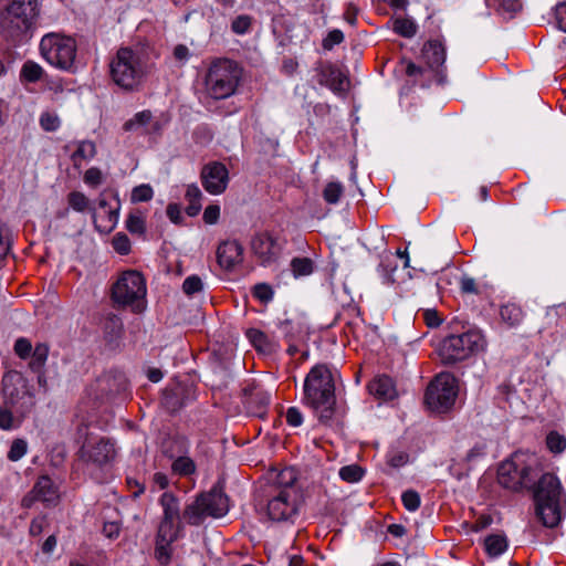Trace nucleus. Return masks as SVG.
Returning <instances> with one entry per match:
<instances>
[{"label":"nucleus","mask_w":566,"mask_h":566,"mask_svg":"<svg viewBox=\"0 0 566 566\" xmlns=\"http://www.w3.org/2000/svg\"><path fill=\"white\" fill-rule=\"evenodd\" d=\"M303 496L296 485V474L292 468L283 469L268 495L266 515L276 523L294 524L297 520Z\"/></svg>","instance_id":"obj_1"},{"label":"nucleus","mask_w":566,"mask_h":566,"mask_svg":"<svg viewBox=\"0 0 566 566\" xmlns=\"http://www.w3.org/2000/svg\"><path fill=\"white\" fill-rule=\"evenodd\" d=\"M303 402L313 409L322 424L329 426L335 413V384L332 371L326 365L311 368L304 379Z\"/></svg>","instance_id":"obj_2"},{"label":"nucleus","mask_w":566,"mask_h":566,"mask_svg":"<svg viewBox=\"0 0 566 566\" xmlns=\"http://www.w3.org/2000/svg\"><path fill=\"white\" fill-rule=\"evenodd\" d=\"M39 15L36 0H12L0 17V33L9 41L23 43L32 36Z\"/></svg>","instance_id":"obj_3"},{"label":"nucleus","mask_w":566,"mask_h":566,"mask_svg":"<svg viewBox=\"0 0 566 566\" xmlns=\"http://www.w3.org/2000/svg\"><path fill=\"white\" fill-rule=\"evenodd\" d=\"M536 516L546 527H555L559 524L564 513V500L560 482L552 473H545L538 480L535 490Z\"/></svg>","instance_id":"obj_4"},{"label":"nucleus","mask_w":566,"mask_h":566,"mask_svg":"<svg viewBox=\"0 0 566 566\" xmlns=\"http://www.w3.org/2000/svg\"><path fill=\"white\" fill-rule=\"evenodd\" d=\"M243 70L233 60L220 57L211 62L205 76L208 95L214 99L232 96L242 80Z\"/></svg>","instance_id":"obj_5"},{"label":"nucleus","mask_w":566,"mask_h":566,"mask_svg":"<svg viewBox=\"0 0 566 566\" xmlns=\"http://www.w3.org/2000/svg\"><path fill=\"white\" fill-rule=\"evenodd\" d=\"M111 77L119 87L133 91L146 73L144 55L130 48H120L109 64Z\"/></svg>","instance_id":"obj_6"},{"label":"nucleus","mask_w":566,"mask_h":566,"mask_svg":"<svg viewBox=\"0 0 566 566\" xmlns=\"http://www.w3.org/2000/svg\"><path fill=\"white\" fill-rule=\"evenodd\" d=\"M40 54L52 66L67 72L75 71L77 45L72 36L51 32L40 41Z\"/></svg>","instance_id":"obj_7"},{"label":"nucleus","mask_w":566,"mask_h":566,"mask_svg":"<svg viewBox=\"0 0 566 566\" xmlns=\"http://www.w3.org/2000/svg\"><path fill=\"white\" fill-rule=\"evenodd\" d=\"M229 512V499L220 490L213 489L200 493L184 507L185 523L193 526L201 525L207 517L220 518Z\"/></svg>","instance_id":"obj_8"},{"label":"nucleus","mask_w":566,"mask_h":566,"mask_svg":"<svg viewBox=\"0 0 566 566\" xmlns=\"http://www.w3.org/2000/svg\"><path fill=\"white\" fill-rule=\"evenodd\" d=\"M3 405L10 407L18 417L24 418L35 406V397L28 380L18 371L11 370L2 377Z\"/></svg>","instance_id":"obj_9"},{"label":"nucleus","mask_w":566,"mask_h":566,"mask_svg":"<svg viewBox=\"0 0 566 566\" xmlns=\"http://www.w3.org/2000/svg\"><path fill=\"white\" fill-rule=\"evenodd\" d=\"M484 346L483 335L476 331H469L444 338L439 346V356L443 364L451 365L468 359L483 350Z\"/></svg>","instance_id":"obj_10"},{"label":"nucleus","mask_w":566,"mask_h":566,"mask_svg":"<svg viewBox=\"0 0 566 566\" xmlns=\"http://www.w3.org/2000/svg\"><path fill=\"white\" fill-rule=\"evenodd\" d=\"M146 283L137 271H126L115 282L112 289V300L119 307H130L134 312L144 310Z\"/></svg>","instance_id":"obj_11"},{"label":"nucleus","mask_w":566,"mask_h":566,"mask_svg":"<svg viewBox=\"0 0 566 566\" xmlns=\"http://www.w3.org/2000/svg\"><path fill=\"white\" fill-rule=\"evenodd\" d=\"M80 432L85 434V440L78 451V460L87 471L93 474L94 471L109 465L116 455L114 443L104 437H87L86 427H81Z\"/></svg>","instance_id":"obj_12"},{"label":"nucleus","mask_w":566,"mask_h":566,"mask_svg":"<svg viewBox=\"0 0 566 566\" xmlns=\"http://www.w3.org/2000/svg\"><path fill=\"white\" fill-rule=\"evenodd\" d=\"M458 396L457 380L449 374H440L430 382L426 391V403L438 412L448 411Z\"/></svg>","instance_id":"obj_13"},{"label":"nucleus","mask_w":566,"mask_h":566,"mask_svg":"<svg viewBox=\"0 0 566 566\" xmlns=\"http://www.w3.org/2000/svg\"><path fill=\"white\" fill-rule=\"evenodd\" d=\"M14 354L22 360H28V367L32 373L38 374V384L46 389V377L44 367L49 357L50 347L46 343L32 345L27 337H19L13 346Z\"/></svg>","instance_id":"obj_14"},{"label":"nucleus","mask_w":566,"mask_h":566,"mask_svg":"<svg viewBox=\"0 0 566 566\" xmlns=\"http://www.w3.org/2000/svg\"><path fill=\"white\" fill-rule=\"evenodd\" d=\"M535 475L531 465L520 464L515 460L503 462L497 471L499 483L513 491L533 485Z\"/></svg>","instance_id":"obj_15"},{"label":"nucleus","mask_w":566,"mask_h":566,"mask_svg":"<svg viewBox=\"0 0 566 566\" xmlns=\"http://www.w3.org/2000/svg\"><path fill=\"white\" fill-rule=\"evenodd\" d=\"M158 502L163 511L158 527L181 532L185 518L180 499L175 493L166 491L160 495Z\"/></svg>","instance_id":"obj_16"},{"label":"nucleus","mask_w":566,"mask_h":566,"mask_svg":"<svg viewBox=\"0 0 566 566\" xmlns=\"http://www.w3.org/2000/svg\"><path fill=\"white\" fill-rule=\"evenodd\" d=\"M251 248L264 266L273 264L279 259L282 251L281 243L266 232L256 234L252 239Z\"/></svg>","instance_id":"obj_17"},{"label":"nucleus","mask_w":566,"mask_h":566,"mask_svg":"<svg viewBox=\"0 0 566 566\" xmlns=\"http://www.w3.org/2000/svg\"><path fill=\"white\" fill-rule=\"evenodd\" d=\"M202 186L211 195L222 193L229 182V171L221 163H211L201 171Z\"/></svg>","instance_id":"obj_18"},{"label":"nucleus","mask_w":566,"mask_h":566,"mask_svg":"<svg viewBox=\"0 0 566 566\" xmlns=\"http://www.w3.org/2000/svg\"><path fill=\"white\" fill-rule=\"evenodd\" d=\"M243 261V247L237 240H226L217 249V262L226 271H232Z\"/></svg>","instance_id":"obj_19"},{"label":"nucleus","mask_w":566,"mask_h":566,"mask_svg":"<svg viewBox=\"0 0 566 566\" xmlns=\"http://www.w3.org/2000/svg\"><path fill=\"white\" fill-rule=\"evenodd\" d=\"M319 83L329 87L335 94H344L348 88L347 75L337 66L325 65L319 71Z\"/></svg>","instance_id":"obj_20"},{"label":"nucleus","mask_w":566,"mask_h":566,"mask_svg":"<svg viewBox=\"0 0 566 566\" xmlns=\"http://www.w3.org/2000/svg\"><path fill=\"white\" fill-rule=\"evenodd\" d=\"M179 533L180 532L177 531L158 527L155 556L160 564L165 565L169 563L172 554V543L178 539Z\"/></svg>","instance_id":"obj_21"},{"label":"nucleus","mask_w":566,"mask_h":566,"mask_svg":"<svg viewBox=\"0 0 566 566\" xmlns=\"http://www.w3.org/2000/svg\"><path fill=\"white\" fill-rule=\"evenodd\" d=\"M243 394L244 402L250 411L255 416H263L270 403L271 395L256 386L245 387Z\"/></svg>","instance_id":"obj_22"},{"label":"nucleus","mask_w":566,"mask_h":566,"mask_svg":"<svg viewBox=\"0 0 566 566\" xmlns=\"http://www.w3.org/2000/svg\"><path fill=\"white\" fill-rule=\"evenodd\" d=\"M149 126L158 129V123L153 120V113L148 109L136 113L130 119L125 122L123 128L126 132H136L139 134L150 133Z\"/></svg>","instance_id":"obj_23"},{"label":"nucleus","mask_w":566,"mask_h":566,"mask_svg":"<svg viewBox=\"0 0 566 566\" xmlns=\"http://www.w3.org/2000/svg\"><path fill=\"white\" fill-rule=\"evenodd\" d=\"M426 63L432 70H437L446 62V48L439 40L428 41L422 49Z\"/></svg>","instance_id":"obj_24"},{"label":"nucleus","mask_w":566,"mask_h":566,"mask_svg":"<svg viewBox=\"0 0 566 566\" xmlns=\"http://www.w3.org/2000/svg\"><path fill=\"white\" fill-rule=\"evenodd\" d=\"M369 392L382 400H391L397 396L394 381L388 376L376 377L368 385Z\"/></svg>","instance_id":"obj_25"},{"label":"nucleus","mask_w":566,"mask_h":566,"mask_svg":"<svg viewBox=\"0 0 566 566\" xmlns=\"http://www.w3.org/2000/svg\"><path fill=\"white\" fill-rule=\"evenodd\" d=\"M32 494L36 501L53 503L57 499V490L48 475H42L35 482Z\"/></svg>","instance_id":"obj_26"},{"label":"nucleus","mask_w":566,"mask_h":566,"mask_svg":"<svg viewBox=\"0 0 566 566\" xmlns=\"http://www.w3.org/2000/svg\"><path fill=\"white\" fill-rule=\"evenodd\" d=\"M45 70L32 60L25 61L20 70V81L22 83H36L44 78Z\"/></svg>","instance_id":"obj_27"},{"label":"nucleus","mask_w":566,"mask_h":566,"mask_svg":"<svg viewBox=\"0 0 566 566\" xmlns=\"http://www.w3.org/2000/svg\"><path fill=\"white\" fill-rule=\"evenodd\" d=\"M161 405L170 412H176L185 406L182 399V388L176 386L166 389L163 394Z\"/></svg>","instance_id":"obj_28"},{"label":"nucleus","mask_w":566,"mask_h":566,"mask_svg":"<svg viewBox=\"0 0 566 566\" xmlns=\"http://www.w3.org/2000/svg\"><path fill=\"white\" fill-rule=\"evenodd\" d=\"M500 316L507 326L515 327L522 323L524 313L521 306L514 303H507L501 307Z\"/></svg>","instance_id":"obj_29"},{"label":"nucleus","mask_w":566,"mask_h":566,"mask_svg":"<svg viewBox=\"0 0 566 566\" xmlns=\"http://www.w3.org/2000/svg\"><path fill=\"white\" fill-rule=\"evenodd\" d=\"M96 155V146L91 140L80 142L76 150L72 155V161L75 167H81L83 161L91 160Z\"/></svg>","instance_id":"obj_30"},{"label":"nucleus","mask_w":566,"mask_h":566,"mask_svg":"<svg viewBox=\"0 0 566 566\" xmlns=\"http://www.w3.org/2000/svg\"><path fill=\"white\" fill-rule=\"evenodd\" d=\"M484 547L491 557H497L506 551L507 539L502 534H492L485 538Z\"/></svg>","instance_id":"obj_31"},{"label":"nucleus","mask_w":566,"mask_h":566,"mask_svg":"<svg viewBox=\"0 0 566 566\" xmlns=\"http://www.w3.org/2000/svg\"><path fill=\"white\" fill-rule=\"evenodd\" d=\"M171 470L177 475L188 476L196 472V463L191 458L181 455L174 460Z\"/></svg>","instance_id":"obj_32"},{"label":"nucleus","mask_w":566,"mask_h":566,"mask_svg":"<svg viewBox=\"0 0 566 566\" xmlns=\"http://www.w3.org/2000/svg\"><path fill=\"white\" fill-rule=\"evenodd\" d=\"M344 193V186L338 181L328 182L323 190V198L329 205L339 202Z\"/></svg>","instance_id":"obj_33"},{"label":"nucleus","mask_w":566,"mask_h":566,"mask_svg":"<svg viewBox=\"0 0 566 566\" xmlns=\"http://www.w3.org/2000/svg\"><path fill=\"white\" fill-rule=\"evenodd\" d=\"M98 207L104 210L107 217V224L105 226V229L112 230L119 219V202L116 203V207H111L105 198H99Z\"/></svg>","instance_id":"obj_34"},{"label":"nucleus","mask_w":566,"mask_h":566,"mask_svg":"<svg viewBox=\"0 0 566 566\" xmlns=\"http://www.w3.org/2000/svg\"><path fill=\"white\" fill-rule=\"evenodd\" d=\"M126 229L133 234H144L146 230V221L143 213L130 212L126 219Z\"/></svg>","instance_id":"obj_35"},{"label":"nucleus","mask_w":566,"mask_h":566,"mask_svg":"<svg viewBox=\"0 0 566 566\" xmlns=\"http://www.w3.org/2000/svg\"><path fill=\"white\" fill-rule=\"evenodd\" d=\"M247 337L258 350H270L269 338L262 331L256 328H250L247 331Z\"/></svg>","instance_id":"obj_36"},{"label":"nucleus","mask_w":566,"mask_h":566,"mask_svg":"<svg viewBox=\"0 0 566 566\" xmlns=\"http://www.w3.org/2000/svg\"><path fill=\"white\" fill-rule=\"evenodd\" d=\"M546 446L553 453H563L566 450V437L557 431H551L546 437Z\"/></svg>","instance_id":"obj_37"},{"label":"nucleus","mask_w":566,"mask_h":566,"mask_svg":"<svg viewBox=\"0 0 566 566\" xmlns=\"http://www.w3.org/2000/svg\"><path fill=\"white\" fill-rule=\"evenodd\" d=\"M394 31L401 36L412 38L417 32V25L411 19L400 18L395 20Z\"/></svg>","instance_id":"obj_38"},{"label":"nucleus","mask_w":566,"mask_h":566,"mask_svg":"<svg viewBox=\"0 0 566 566\" xmlns=\"http://www.w3.org/2000/svg\"><path fill=\"white\" fill-rule=\"evenodd\" d=\"M104 331L111 340L119 337L123 331L122 319L115 314H109L105 319Z\"/></svg>","instance_id":"obj_39"},{"label":"nucleus","mask_w":566,"mask_h":566,"mask_svg":"<svg viewBox=\"0 0 566 566\" xmlns=\"http://www.w3.org/2000/svg\"><path fill=\"white\" fill-rule=\"evenodd\" d=\"M291 268L295 277L306 276L313 272V262L308 258H295L291 261Z\"/></svg>","instance_id":"obj_40"},{"label":"nucleus","mask_w":566,"mask_h":566,"mask_svg":"<svg viewBox=\"0 0 566 566\" xmlns=\"http://www.w3.org/2000/svg\"><path fill=\"white\" fill-rule=\"evenodd\" d=\"M252 295L261 303L268 304L274 297V291L268 283H258L252 289Z\"/></svg>","instance_id":"obj_41"},{"label":"nucleus","mask_w":566,"mask_h":566,"mask_svg":"<svg viewBox=\"0 0 566 566\" xmlns=\"http://www.w3.org/2000/svg\"><path fill=\"white\" fill-rule=\"evenodd\" d=\"M154 197V190L150 185L143 184L139 186H136L132 190L130 200L132 202H147L151 200Z\"/></svg>","instance_id":"obj_42"},{"label":"nucleus","mask_w":566,"mask_h":566,"mask_svg":"<svg viewBox=\"0 0 566 566\" xmlns=\"http://www.w3.org/2000/svg\"><path fill=\"white\" fill-rule=\"evenodd\" d=\"M364 475L363 469L357 464L346 465L340 468L339 470V476L342 480L355 483L361 480Z\"/></svg>","instance_id":"obj_43"},{"label":"nucleus","mask_w":566,"mask_h":566,"mask_svg":"<svg viewBox=\"0 0 566 566\" xmlns=\"http://www.w3.org/2000/svg\"><path fill=\"white\" fill-rule=\"evenodd\" d=\"M67 202L69 206L77 212H84L88 208L87 197L80 191L70 192L67 196Z\"/></svg>","instance_id":"obj_44"},{"label":"nucleus","mask_w":566,"mask_h":566,"mask_svg":"<svg viewBox=\"0 0 566 566\" xmlns=\"http://www.w3.org/2000/svg\"><path fill=\"white\" fill-rule=\"evenodd\" d=\"M61 125V120L55 113L44 112L40 116V126L45 132H55Z\"/></svg>","instance_id":"obj_45"},{"label":"nucleus","mask_w":566,"mask_h":566,"mask_svg":"<svg viewBox=\"0 0 566 566\" xmlns=\"http://www.w3.org/2000/svg\"><path fill=\"white\" fill-rule=\"evenodd\" d=\"M112 245L114 250L122 255H126L130 252V240L123 232H118L113 237Z\"/></svg>","instance_id":"obj_46"},{"label":"nucleus","mask_w":566,"mask_h":566,"mask_svg":"<svg viewBox=\"0 0 566 566\" xmlns=\"http://www.w3.org/2000/svg\"><path fill=\"white\" fill-rule=\"evenodd\" d=\"M22 419L18 417L15 412L10 408L3 405L0 407V428L3 430H10L14 427V419Z\"/></svg>","instance_id":"obj_47"},{"label":"nucleus","mask_w":566,"mask_h":566,"mask_svg":"<svg viewBox=\"0 0 566 566\" xmlns=\"http://www.w3.org/2000/svg\"><path fill=\"white\" fill-rule=\"evenodd\" d=\"M401 501L406 510L409 512H415L420 506V495L418 492L413 490H407L401 495Z\"/></svg>","instance_id":"obj_48"},{"label":"nucleus","mask_w":566,"mask_h":566,"mask_svg":"<svg viewBox=\"0 0 566 566\" xmlns=\"http://www.w3.org/2000/svg\"><path fill=\"white\" fill-rule=\"evenodd\" d=\"M27 450H28L27 441L23 439H15L11 444V448L8 453V458L11 461H18L27 453Z\"/></svg>","instance_id":"obj_49"},{"label":"nucleus","mask_w":566,"mask_h":566,"mask_svg":"<svg viewBox=\"0 0 566 566\" xmlns=\"http://www.w3.org/2000/svg\"><path fill=\"white\" fill-rule=\"evenodd\" d=\"M202 281L198 275H190L182 283V291L187 295H193L202 290Z\"/></svg>","instance_id":"obj_50"},{"label":"nucleus","mask_w":566,"mask_h":566,"mask_svg":"<svg viewBox=\"0 0 566 566\" xmlns=\"http://www.w3.org/2000/svg\"><path fill=\"white\" fill-rule=\"evenodd\" d=\"M11 244L10 229L0 222V260L7 256Z\"/></svg>","instance_id":"obj_51"},{"label":"nucleus","mask_w":566,"mask_h":566,"mask_svg":"<svg viewBox=\"0 0 566 566\" xmlns=\"http://www.w3.org/2000/svg\"><path fill=\"white\" fill-rule=\"evenodd\" d=\"M251 18L247 14L238 15L231 24V29L235 34H245L251 28Z\"/></svg>","instance_id":"obj_52"},{"label":"nucleus","mask_w":566,"mask_h":566,"mask_svg":"<svg viewBox=\"0 0 566 566\" xmlns=\"http://www.w3.org/2000/svg\"><path fill=\"white\" fill-rule=\"evenodd\" d=\"M103 181V175L101 169L92 167L85 171L84 182L92 187H97Z\"/></svg>","instance_id":"obj_53"},{"label":"nucleus","mask_w":566,"mask_h":566,"mask_svg":"<svg viewBox=\"0 0 566 566\" xmlns=\"http://www.w3.org/2000/svg\"><path fill=\"white\" fill-rule=\"evenodd\" d=\"M460 290L464 294H478L479 289L475 280L468 275H463L460 279Z\"/></svg>","instance_id":"obj_54"},{"label":"nucleus","mask_w":566,"mask_h":566,"mask_svg":"<svg viewBox=\"0 0 566 566\" xmlns=\"http://www.w3.org/2000/svg\"><path fill=\"white\" fill-rule=\"evenodd\" d=\"M286 422L292 427H300L303 423V415L296 407H290L285 413Z\"/></svg>","instance_id":"obj_55"},{"label":"nucleus","mask_w":566,"mask_h":566,"mask_svg":"<svg viewBox=\"0 0 566 566\" xmlns=\"http://www.w3.org/2000/svg\"><path fill=\"white\" fill-rule=\"evenodd\" d=\"M555 19L558 29L566 32V2H559L556 4Z\"/></svg>","instance_id":"obj_56"},{"label":"nucleus","mask_w":566,"mask_h":566,"mask_svg":"<svg viewBox=\"0 0 566 566\" xmlns=\"http://www.w3.org/2000/svg\"><path fill=\"white\" fill-rule=\"evenodd\" d=\"M344 40V34L340 30H333L328 32L327 36L323 41V46L325 49H332L334 45L342 43Z\"/></svg>","instance_id":"obj_57"},{"label":"nucleus","mask_w":566,"mask_h":566,"mask_svg":"<svg viewBox=\"0 0 566 566\" xmlns=\"http://www.w3.org/2000/svg\"><path fill=\"white\" fill-rule=\"evenodd\" d=\"M219 216H220L219 206L211 205L205 209L203 220L208 224H214L218 221Z\"/></svg>","instance_id":"obj_58"},{"label":"nucleus","mask_w":566,"mask_h":566,"mask_svg":"<svg viewBox=\"0 0 566 566\" xmlns=\"http://www.w3.org/2000/svg\"><path fill=\"white\" fill-rule=\"evenodd\" d=\"M119 532H120V525L118 522H106L104 523V526H103V534L113 539V538H117L118 535H119Z\"/></svg>","instance_id":"obj_59"},{"label":"nucleus","mask_w":566,"mask_h":566,"mask_svg":"<svg viewBox=\"0 0 566 566\" xmlns=\"http://www.w3.org/2000/svg\"><path fill=\"white\" fill-rule=\"evenodd\" d=\"M45 524H46V520L44 516H39V517L33 518L30 524V534L32 536L40 535L42 533Z\"/></svg>","instance_id":"obj_60"},{"label":"nucleus","mask_w":566,"mask_h":566,"mask_svg":"<svg viewBox=\"0 0 566 566\" xmlns=\"http://www.w3.org/2000/svg\"><path fill=\"white\" fill-rule=\"evenodd\" d=\"M167 217L169 220L176 224L181 221V210L180 207L176 203H169L167 207Z\"/></svg>","instance_id":"obj_61"},{"label":"nucleus","mask_w":566,"mask_h":566,"mask_svg":"<svg viewBox=\"0 0 566 566\" xmlns=\"http://www.w3.org/2000/svg\"><path fill=\"white\" fill-rule=\"evenodd\" d=\"M426 324L429 327H438L441 324V318L438 315V312L434 310H427L423 313Z\"/></svg>","instance_id":"obj_62"},{"label":"nucleus","mask_w":566,"mask_h":566,"mask_svg":"<svg viewBox=\"0 0 566 566\" xmlns=\"http://www.w3.org/2000/svg\"><path fill=\"white\" fill-rule=\"evenodd\" d=\"M202 197L201 190L197 185H189L186 190L187 201H200Z\"/></svg>","instance_id":"obj_63"},{"label":"nucleus","mask_w":566,"mask_h":566,"mask_svg":"<svg viewBox=\"0 0 566 566\" xmlns=\"http://www.w3.org/2000/svg\"><path fill=\"white\" fill-rule=\"evenodd\" d=\"M190 52L189 49L184 44H178L174 49V56L176 60L180 62H186L189 59Z\"/></svg>","instance_id":"obj_64"}]
</instances>
